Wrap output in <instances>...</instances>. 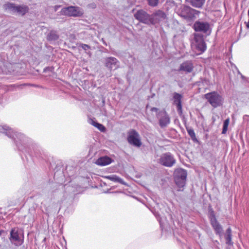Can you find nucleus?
I'll list each match as a JSON object with an SVG mask.
<instances>
[{
    "mask_svg": "<svg viewBox=\"0 0 249 249\" xmlns=\"http://www.w3.org/2000/svg\"><path fill=\"white\" fill-rule=\"evenodd\" d=\"M175 11L180 17L190 19H193L196 15H198L200 13L199 11L181 4L177 5Z\"/></svg>",
    "mask_w": 249,
    "mask_h": 249,
    "instance_id": "f257e3e1",
    "label": "nucleus"
},
{
    "mask_svg": "<svg viewBox=\"0 0 249 249\" xmlns=\"http://www.w3.org/2000/svg\"><path fill=\"white\" fill-rule=\"evenodd\" d=\"M174 176L175 182L178 188V191L183 190L186 182L187 171L182 168H178L175 170Z\"/></svg>",
    "mask_w": 249,
    "mask_h": 249,
    "instance_id": "f03ea898",
    "label": "nucleus"
},
{
    "mask_svg": "<svg viewBox=\"0 0 249 249\" xmlns=\"http://www.w3.org/2000/svg\"><path fill=\"white\" fill-rule=\"evenodd\" d=\"M60 12L63 15L72 17H81L84 14V11L81 8L73 6L63 8Z\"/></svg>",
    "mask_w": 249,
    "mask_h": 249,
    "instance_id": "7ed1b4c3",
    "label": "nucleus"
},
{
    "mask_svg": "<svg viewBox=\"0 0 249 249\" xmlns=\"http://www.w3.org/2000/svg\"><path fill=\"white\" fill-rule=\"evenodd\" d=\"M204 96L213 107H217L222 105V97L216 91L206 93Z\"/></svg>",
    "mask_w": 249,
    "mask_h": 249,
    "instance_id": "20e7f679",
    "label": "nucleus"
},
{
    "mask_svg": "<svg viewBox=\"0 0 249 249\" xmlns=\"http://www.w3.org/2000/svg\"><path fill=\"white\" fill-rule=\"evenodd\" d=\"M5 9L11 10L14 12H16L21 16L25 15L29 11V7L25 5H16L14 3H8L5 5Z\"/></svg>",
    "mask_w": 249,
    "mask_h": 249,
    "instance_id": "39448f33",
    "label": "nucleus"
},
{
    "mask_svg": "<svg viewBox=\"0 0 249 249\" xmlns=\"http://www.w3.org/2000/svg\"><path fill=\"white\" fill-rule=\"evenodd\" d=\"M134 17L140 22L146 24H154L151 15L148 14L143 10H138L135 14Z\"/></svg>",
    "mask_w": 249,
    "mask_h": 249,
    "instance_id": "423d86ee",
    "label": "nucleus"
},
{
    "mask_svg": "<svg viewBox=\"0 0 249 249\" xmlns=\"http://www.w3.org/2000/svg\"><path fill=\"white\" fill-rule=\"evenodd\" d=\"M128 142L134 146L140 147L142 145L140 135L135 130L131 129L128 132Z\"/></svg>",
    "mask_w": 249,
    "mask_h": 249,
    "instance_id": "0eeeda50",
    "label": "nucleus"
},
{
    "mask_svg": "<svg viewBox=\"0 0 249 249\" xmlns=\"http://www.w3.org/2000/svg\"><path fill=\"white\" fill-rule=\"evenodd\" d=\"M194 40L196 50L200 53L204 52L206 50V44L204 40L203 35L196 34L195 35Z\"/></svg>",
    "mask_w": 249,
    "mask_h": 249,
    "instance_id": "6e6552de",
    "label": "nucleus"
},
{
    "mask_svg": "<svg viewBox=\"0 0 249 249\" xmlns=\"http://www.w3.org/2000/svg\"><path fill=\"white\" fill-rule=\"evenodd\" d=\"M183 96L178 93H175L173 95V104L176 107L179 116L183 114L182 100Z\"/></svg>",
    "mask_w": 249,
    "mask_h": 249,
    "instance_id": "1a4fd4ad",
    "label": "nucleus"
},
{
    "mask_svg": "<svg viewBox=\"0 0 249 249\" xmlns=\"http://www.w3.org/2000/svg\"><path fill=\"white\" fill-rule=\"evenodd\" d=\"M209 29V24L206 22H196L194 24V29L196 32L206 33Z\"/></svg>",
    "mask_w": 249,
    "mask_h": 249,
    "instance_id": "9d476101",
    "label": "nucleus"
},
{
    "mask_svg": "<svg viewBox=\"0 0 249 249\" xmlns=\"http://www.w3.org/2000/svg\"><path fill=\"white\" fill-rule=\"evenodd\" d=\"M211 224L214 229L216 234H220L222 231V228L219 223L216 220V218L214 215H213V216L210 219Z\"/></svg>",
    "mask_w": 249,
    "mask_h": 249,
    "instance_id": "9b49d317",
    "label": "nucleus"
},
{
    "mask_svg": "<svg viewBox=\"0 0 249 249\" xmlns=\"http://www.w3.org/2000/svg\"><path fill=\"white\" fill-rule=\"evenodd\" d=\"M194 69L193 64L191 61H186L182 63L179 67V70L187 73L193 71Z\"/></svg>",
    "mask_w": 249,
    "mask_h": 249,
    "instance_id": "f8f14e48",
    "label": "nucleus"
},
{
    "mask_svg": "<svg viewBox=\"0 0 249 249\" xmlns=\"http://www.w3.org/2000/svg\"><path fill=\"white\" fill-rule=\"evenodd\" d=\"M112 161V160L110 158L107 156H104L98 159L95 163L98 165L105 166L109 164Z\"/></svg>",
    "mask_w": 249,
    "mask_h": 249,
    "instance_id": "ddd939ff",
    "label": "nucleus"
},
{
    "mask_svg": "<svg viewBox=\"0 0 249 249\" xmlns=\"http://www.w3.org/2000/svg\"><path fill=\"white\" fill-rule=\"evenodd\" d=\"M165 16V14L160 10H159L151 15L154 21V24L160 21L161 18H164Z\"/></svg>",
    "mask_w": 249,
    "mask_h": 249,
    "instance_id": "4468645a",
    "label": "nucleus"
},
{
    "mask_svg": "<svg viewBox=\"0 0 249 249\" xmlns=\"http://www.w3.org/2000/svg\"><path fill=\"white\" fill-rule=\"evenodd\" d=\"M160 162L161 164L166 166H171V158L170 155H163L160 159Z\"/></svg>",
    "mask_w": 249,
    "mask_h": 249,
    "instance_id": "2eb2a0df",
    "label": "nucleus"
},
{
    "mask_svg": "<svg viewBox=\"0 0 249 249\" xmlns=\"http://www.w3.org/2000/svg\"><path fill=\"white\" fill-rule=\"evenodd\" d=\"M192 6L200 8H201L205 3V0H186Z\"/></svg>",
    "mask_w": 249,
    "mask_h": 249,
    "instance_id": "dca6fc26",
    "label": "nucleus"
},
{
    "mask_svg": "<svg viewBox=\"0 0 249 249\" xmlns=\"http://www.w3.org/2000/svg\"><path fill=\"white\" fill-rule=\"evenodd\" d=\"M170 119L168 117L166 112H162V117L160 119V124L161 127L165 126L167 124H169Z\"/></svg>",
    "mask_w": 249,
    "mask_h": 249,
    "instance_id": "f3484780",
    "label": "nucleus"
},
{
    "mask_svg": "<svg viewBox=\"0 0 249 249\" xmlns=\"http://www.w3.org/2000/svg\"><path fill=\"white\" fill-rule=\"evenodd\" d=\"M10 239L14 241L19 242L18 231L16 228L12 229L11 230Z\"/></svg>",
    "mask_w": 249,
    "mask_h": 249,
    "instance_id": "a211bd4d",
    "label": "nucleus"
},
{
    "mask_svg": "<svg viewBox=\"0 0 249 249\" xmlns=\"http://www.w3.org/2000/svg\"><path fill=\"white\" fill-rule=\"evenodd\" d=\"M118 61L115 57H108L106 59V65L107 67L112 69L113 66H115Z\"/></svg>",
    "mask_w": 249,
    "mask_h": 249,
    "instance_id": "6ab92c4d",
    "label": "nucleus"
},
{
    "mask_svg": "<svg viewBox=\"0 0 249 249\" xmlns=\"http://www.w3.org/2000/svg\"><path fill=\"white\" fill-rule=\"evenodd\" d=\"M226 244L228 245L232 244L231 242V230L230 228L226 230V235H225Z\"/></svg>",
    "mask_w": 249,
    "mask_h": 249,
    "instance_id": "aec40b11",
    "label": "nucleus"
},
{
    "mask_svg": "<svg viewBox=\"0 0 249 249\" xmlns=\"http://www.w3.org/2000/svg\"><path fill=\"white\" fill-rule=\"evenodd\" d=\"M91 124L96 127L101 132H104L106 130V127L102 124H99L93 120H92Z\"/></svg>",
    "mask_w": 249,
    "mask_h": 249,
    "instance_id": "412c9836",
    "label": "nucleus"
},
{
    "mask_svg": "<svg viewBox=\"0 0 249 249\" xmlns=\"http://www.w3.org/2000/svg\"><path fill=\"white\" fill-rule=\"evenodd\" d=\"M59 36L54 31H51L47 36V40L49 41L56 40Z\"/></svg>",
    "mask_w": 249,
    "mask_h": 249,
    "instance_id": "4be33fe9",
    "label": "nucleus"
},
{
    "mask_svg": "<svg viewBox=\"0 0 249 249\" xmlns=\"http://www.w3.org/2000/svg\"><path fill=\"white\" fill-rule=\"evenodd\" d=\"M230 123V119L228 118L226 119L223 123V129L222 133L225 134L227 133L228 130V127Z\"/></svg>",
    "mask_w": 249,
    "mask_h": 249,
    "instance_id": "5701e85b",
    "label": "nucleus"
},
{
    "mask_svg": "<svg viewBox=\"0 0 249 249\" xmlns=\"http://www.w3.org/2000/svg\"><path fill=\"white\" fill-rule=\"evenodd\" d=\"M107 178L111 181H114L120 183L122 182V179L115 175L107 176Z\"/></svg>",
    "mask_w": 249,
    "mask_h": 249,
    "instance_id": "b1692460",
    "label": "nucleus"
},
{
    "mask_svg": "<svg viewBox=\"0 0 249 249\" xmlns=\"http://www.w3.org/2000/svg\"><path fill=\"white\" fill-rule=\"evenodd\" d=\"M148 4L151 6H156L159 3V0H148Z\"/></svg>",
    "mask_w": 249,
    "mask_h": 249,
    "instance_id": "393cba45",
    "label": "nucleus"
},
{
    "mask_svg": "<svg viewBox=\"0 0 249 249\" xmlns=\"http://www.w3.org/2000/svg\"><path fill=\"white\" fill-rule=\"evenodd\" d=\"M187 132H188V134L190 135V136L192 139L196 138V134L193 129H188V130H187Z\"/></svg>",
    "mask_w": 249,
    "mask_h": 249,
    "instance_id": "a878e982",
    "label": "nucleus"
},
{
    "mask_svg": "<svg viewBox=\"0 0 249 249\" xmlns=\"http://www.w3.org/2000/svg\"><path fill=\"white\" fill-rule=\"evenodd\" d=\"M79 46L85 51L90 49V47L89 45L81 43L80 44Z\"/></svg>",
    "mask_w": 249,
    "mask_h": 249,
    "instance_id": "bb28decb",
    "label": "nucleus"
},
{
    "mask_svg": "<svg viewBox=\"0 0 249 249\" xmlns=\"http://www.w3.org/2000/svg\"><path fill=\"white\" fill-rule=\"evenodd\" d=\"M158 110V109L156 107H153L151 108V111H157Z\"/></svg>",
    "mask_w": 249,
    "mask_h": 249,
    "instance_id": "cd10ccee",
    "label": "nucleus"
},
{
    "mask_svg": "<svg viewBox=\"0 0 249 249\" xmlns=\"http://www.w3.org/2000/svg\"><path fill=\"white\" fill-rule=\"evenodd\" d=\"M3 232V231H2V230L0 231V236L1 235L2 232Z\"/></svg>",
    "mask_w": 249,
    "mask_h": 249,
    "instance_id": "c85d7f7f",
    "label": "nucleus"
},
{
    "mask_svg": "<svg viewBox=\"0 0 249 249\" xmlns=\"http://www.w3.org/2000/svg\"><path fill=\"white\" fill-rule=\"evenodd\" d=\"M174 162H175V160H172V165L174 164Z\"/></svg>",
    "mask_w": 249,
    "mask_h": 249,
    "instance_id": "c756f323",
    "label": "nucleus"
},
{
    "mask_svg": "<svg viewBox=\"0 0 249 249\" xmlns=\"http://www.w3.org/2000/svg\"><path fill=\"white\" fill-rule=\"evenodd\" d=\"M248 16H249V10H248Z\"/></svg>",
    "mask_w": 249,
    "mask_h": 249,
    "instance_id": "7c9ffc66",
    "label": "nucleus"
},
{
    "mask_svg": "<svg viewBox=\"0 0 249 249\" xmlns=\"http://www.w3.org/2000/svg\"><path fill=\"white\" fill-rule=\"evenodd\" d=\"M21 243H22V242H20V243H18V245H21Z\"/></svg>",
    "mask_w": 249,
    "mask_h": 249,
    "instance_id": "2f4dec72",
    "label": "nucleus"
},
{
    "mask_svg": "<svg viewBox=\"0 0 249 249\" xmlns=\"http://www.w3.org/2000/svg\"><path fill=\"white\" fill-rule=\"evenodd\" d=\"M15 245H16V246H18V244H17V243H15Z\"/></svg>",
    "mask_w": 249,
    "mask_h": 249,
    "instance_id": "473e14b6",
    "label": "nucleus"
}]
</instances>
